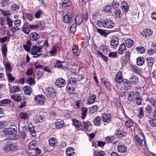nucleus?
Returning a JSON list of instances; mask_svg holds the SVG:
<instances>
[{"label": "nucleus", "mask_w": 156, "mask_h": 156, "mask_svg": "<svg viewBox=\"0 0 156 156\" xmlns=\"http://www.w3.org/2000/svg\"><path fill=\"white\" fill-rule=\"evenodd\" d=\"M125 125L126 127L129 128L133 126V123L130 120H128L126 121Z\"/></svg>", "instance_id": "nucleus-52"}, {"label": "nucleus", "mask_w": 156, "mask_h": 156, "mask_svg": "<svg viewBox=\"0 0 156 156\" xmlns=\"http://www.w3.org/2000/svg\"><path fill=\"white\" fill-rule=\"evenodd\" d=\"M110 44L112 48H115L119 45V39L117 37L115 36L112 38Z\"/></svg>", "instance_id": "nucleus-10"}, {"label": "nucleus", "mask_w": 156, "mask_h": 156, "mask_svg": "<svg viewBox=\"0 0 156 156\" xmlns=\"http://www.w3.org/2000/svg\"><path fill=\"white\" fill-rule=\"evenodd\" d=\"M35 120L37 122H43L45 120L44 116L40 115H37L36 116Z\"/></svg>", "instance_id": "nucleus-19"}, {"label": "nucleus", "mask_w": 156, "mask_h": 156, "mask_svg": "<svg viewBox=\"0 0 156 156\" xmlns=\"http://www.w3.org/2000/svg\"><path fill=\"white\" fill-rule=\"evenodd\" d=\"M42 46L34 45L33 46L31 49V53L34 58L40 57L42 54Z\"/></svg>", "instance_id": "nucleus-3"}, {"label": "nucleus", "mask_w": 156, "mask_h": 156, "mask_svg": "<svg viewBox=\"0 0 156 156\" xmlns=\"http://www.w3.org/2000/svg\"><path fill=\"white\" fill-rule=\"evenodd\" d=\"M126 135V133L123 131H119L116 133V136L118 138H121Z\"/></svg>", "instance_id": "nucleus-40"}, {"label": "nucleus", "mask_w": 156, "mask_h": 156, "mask_svg": "<svg viewBox=\"0 0 156 156\" xmlns=\"http://www.w3.org/2000/svg\"><path fill=\"white\" fill-rule=\"evenodd\" d=\"M65 125L64 121L61 119H58L55 123V128L57 129L62 128Z\"/></svg>", "instance_id": "nucleus-14"}, {"label": "nucleus", "mask_w": 156, "mask_h": 156, "mask_svg": "<svg viewBox=\"0 0 156 156\" xmlns=\"http://www.w3.org/2000/svg\"><path fill=\"white\" fill-rule=\"evenodd\" d=\"M125 43L126 46L130 48L133 45V41L132 40L128 39L126 41Z\"/></svg>", "instance_id": "nucleus-37"}, {"label": "nucleus", "mask_w": 156, "mask_h": 156, "mask_svg": "<svg viewBox=\"0 0 156 156\" xmlns=\"http://www.w3.org/2000/svg\"><path fill=\"white\" fill-rule=\"evenodd\" d=\"M101 118L100 116H98L96 117L94 120V125L96 126H100V121L101 120Z\"/></svg>", "instance_id": "nucleus-35"}, {"label": "nucleus", "mask_w": 156, "mask_h": 156, "mask_svg": "<svg viewBox=\"0 0 156 156\" xmlns=\"http://www.w3.org/2000/svg\"><path fill=\"white\" fill-rule=\"evenodd\" d=\"M27 129L29 130L32 136H34L36 135V131L33 126L29 127Z\"/></svg>", "instance_id": "nucleus-41"}, {"label": "nucleus", "mask_w": 156, "mask_h": 156, "mask_svg": "<svg viewBox=\"0 0 156 156\" xmlns=\"http://www.w3.org/2000/svg\"><path fill=\"white\" fill-rule=\"evenodd\" d=\"M74 148L72 147H69L66 151V154L67 156H74Z\"/></svg>", "instance_id": "nucleus-18"}, {"label": "nucleus", "mask_w": 156, "mask_h": 156, "mask_svg": "<svg viewBox=\"0 0 156 156\" xmlns=\"http://www.w3.org/2000/svg\"><path fill=\"white\" fill-rule=\"evenodd\" d=\"M119 3L117 1L114 0L112 3V6L113 8H116L118 7L119 6Z\"/></svg>", "instance_id": "nucleus-58"}, {"label": "nucleus", "mask_w": 156, "mask_h": 156, "mask_svg": "<svg viewBox=\"0 0 156 156\" xmlns=\"http://www.w3.org/2000/svg\"><path fill=\"white\" fill-rule=\"evenodd\" d=\"M7 24L9 27H11L13 23V22L11 19L9 17H7L6 18Z\"/></svg>", "instance_id": "nucleus-54"}, {"label": "nucleus", "mask_w": 156, "mask_h": 156, "mask_svg": "<svg viewBox=\"0 0 156 156\" xmlns=\"http://www.w3.org/2000/svg\"><path fill=\"white\" fill-rule=\"evenodd\" d=\"M6 75L8 81H13L15 80V78L12 75L10 72H6Z\"/></svg>", "instance_id": "nucleus-34"}, {"label": "nucleus", "mask_w": 156, "mask_h": 156, "mask_svg": "<svg viewBox=\"0 0 156 156\" xmlns=\"http://www.w3.org/2000/svg\"><path fill=\"white\" fill-rule=\"evenodd\" d=\"M83 20L81 14L77 15L75 17V22L76 24L77 25H79L82 23Z\"/></svg>", "instance_id": "nucleus-22"}, {"label": "nucleus", "mask_w": 156, "mask_h": 156, "mask_svg": "<svg viewBox=\"0 0 156 156\" xmlns=\"http://www.w3.org/2000/svg\"><path fill=\"white\" fill-rule=\"evenodd\" d=\"M117 150L118 151L119 153H124L127 151L126 147L124 144L119 145L117 147Z\"/></svg>", "instance_id": "nucleus-16"}, {"label": "nucleus", "mask_w": 156, "mask_h": 156, "mask_svg": "<svg viewBox=\"0 0 156 156\" xmlns=\"http://www.w3.org/2000/svg\"><path fill=\"white\" fill-rule=\"evenodd\" d=\"M108 57L110 58H116L117 54L116 52H111L108 54Z\"/></svg>", "instance_id": "nucleus-60"}, {"label": "nucleus", "mask_w": 156, "mask_h": 156, "mask_svg": "<svg viewBox=\"0 0 156 156\" xmlns=\"http://www.w3.org/2000/svg\"><path fill=\"white\" fill-rule=\"evenodd\" d=\"M55 83L57 87L59 88L62 87L66 84V81L64 79L59 78L56 80Z\"/></svg>", "instance_id": "nucleus-8"}, {"label": "nucleus", "mask_w": 156, "mask_h": 156, "mask_svg": "<svg viewBox=\"0 0 156 156\" xmlns=\"http://www.w3.org/2000/svg\"><path fill=\"white\" fill-rule=\"evenodd\" d=\"M97 24L99 27H103L106 28H111L114 26L113 22L108 19L99 20L97 21Z\"/></svg>", "instance_id": "nucleus-2"}, {"label": "nucleus", "mask_w": 156, "mask_h": 156, "mask_svg": "<svg viewBox=\"0 0 156 156\" xmlns=\"http://www.w3.org/2000/svg\"><path fill=\"white\" fill-rule=\"evenodd\" d=\"M97 31L101 35L105 36L106 35V33L105 32V31L102 29L98 28L97 29Z\"/></svg>", "instance_id": "nucleus-55"}, {"label": "nucleus", "mask_w": 156, "mask_h": 156, "mask_svg": "<svg viewBox=\"0 0 156 156\" xmlns=\"http://www.w3.org/2000/svg\"><path fill=\"white\" fill-rule=\"evenodd\" d=\"M73 124L75 127L80 128L81 126L80 122L76 119H74L73 120Z\"/></svg>", "instance_id": "nucleus-38"}, {"label": "nucleus", "mask_w": 156, "mask_h": 156, "mask_svg": "<svg viewBox=\"0 0 156 156\" xmlns=\"http://www.w3.org/2000/svg\"><path fill=\"white\" fill-rule=\"evenodd\" d=\"M136 100L137 105H140L141 104V98H140L139 97H136Z\"/></svg>", "instance_id": "nucleus-63"}, {"label": "nucleus", "mask_w": 156, "mask_h": 156, "mask_svg": "<svg viewBox=\"0 0 156 156\" xmlns=\"http://www.w3.org/2000/svg\"><path fill=\"white\" fill-rule=\"evenodd\" d=\"M84 127L87 131H89L91 129V124L88 121L83 122Z\"/></svg>", "instance_id": "nucleus-33"}, {"label": "nucleus", "mask_w": 156, "mask_h": 156, "mask_svg": "<svg viewBox=\"0 0 156 156\" xmlns=\"http://www.w3.org/2000/svg\"><path fill=\"white\" fill-rule=\"evenodd\" d=\"M81 16L83 20H84L86 21H87L88 18V13L87 12H84Z\"/></svg>", "instance_id": "nucleus-50"}, {"label": "nucleus", "mask_w": 156, "mask_h": 156, "mask_svg": "<svg viewBox=\"0 0 156 156\" xmlns=\"http://www.w3.org/2000/svg\"><path fill=\"white\" fill-rule=\"evenodd\" d=\"M21 21L20 20H16L14 22V26L16 27H18L20 26L21 25Z\"/></svg>", "instance_id": "nucleus-53"}, {"label": "nucleus", "mask_w": 156, "mask_h": 156, "mask_svg": "<svg viewBox=\"0 0 156 156\" xmlns=\"http://www.w3.org/2000/svg\"><path fill=\"white\" fill-rule=\"evenodd\" d=\"M153 32L151 30L147 29L143 31L142 34L145 37H148L152 35Z\"/></svg>", "instance_id": "nucleus-21"}, {"label": "nucleus", "mask_w": 156, "mask_h": 156, "mask_svg": "<svg viewBox=\"0 0 156 156\" xmlns=\"http://www.w3.org/2000/svg\"><path fill=\"white\" fill-rule=\"evenodd\" d=\"M130 82L133 84H136L138 82V80L137 77L133 76H131L129 78Z\"/></svg>", "instance_id": "nucleus-27"}, {"label": "nucleus", "mask_w": 156, "mask_h": 156, "mask_svg": "<svg viewBox=\"0 0 156 156\" xmlns=\"http://www.w3.org/2000/svg\"><path fill=\"white\" fill-rule=\"evenodd\" d=\"M37 143L34 140H32L30 142L28 145V149L29 150L32 149L33 150L35 147H37Z\"/></svg>", "instance_id": "nucleus-25"}, {"label": "nucleus", "mask_w": 156, "mask_h": 156, "mask_svg": "<svg viewBox=\"0 0 156 156\" xmlns=\"http://www.w3.org/2000/svg\"><path fill=\"white\" fill-rule=\"evenodd\" d=\"M44 93L46 96L50 98H54L56 96V92L52 87H48L44 91Z\"/></svg>", "instance_id": "nucleus-4"}, {"label": "nucleus", "mask_w": 156, "mask_h": 156, "mask_svg": "<svg viewBox=\"0 0 156 156\" xmlns=\"http://www.w3.org/2000/svg\"><path fill=\"white\" fill-rule=\"evenodd\" d=\"M72 51L73 53L76 56H78L79 55L80 52L76 48L75 46H73L72 48Z\"/></svg>", "instance_id": "nucleus-59"}, {"label": "nucleus", "mask_w": 156, "mask_h": 156, "mask_svg": "<svg viewBox=\"0 0 156 156\" xmlns=\"http://www.w3.org/2000/svg\"><path fill=\"white\" fill-rule=\"evenodd\" d=\"M114 139V138L113 136L107 137L105 138L106 141L108 142H112Z\"/></svg>", "instance_id": "nucleus-62"}, {"label": "nucleus", "mask_w": 156, "mask_h": 156, "mask_svg": "<svg viewBox=\"0 0 156 156\" xmlns=\"http://www.w3.org/2000/svg\"><path fill=\"white\" fill-rule=\"evenodd\" d=\"M144 58L143 57H140L137 59L136 63L138 65L142 66L144 63Z\"/></svg>", "instance_id": "nucleus-28"}, {"label": "nucleus", "mask_w": 156, "mask_h": 156, "mask_svg": "<svg viewBox=\"0 0 156 156\" xmlns=\"http://www.w3.org/2000/svg\"><path fill=\"white\" fill-rule=\"evenodd\" d=\"M32 45V43L29 40H27L26 44L23 45L25 50L27 52H29L30 51V47Z\"/></svg>", "instance_id": "nucleus-13"}, {"label": "nucleus", "mask_w": 156, "mask_h": 156, "mask_svg": "<svg viewBox=\"0 0 156 156\" xmlns=\"http://www.w3.org/2000/svg\"><path fill=\"white\" fill-rule=\"evenodd\" d=\"M27 83L30 85H34L35 83V81L31 77L28 78L26 81Z\"/></svg>", "instance_id": "nucleus-48"}, {"label": "nucleus", "mask_w": 156, "mask_h": 156, "mask_svg": "<svg viewBox=\"0 0 156 156\" xmlns=\"http://www.w3.org/2000/svg\"><path fill=\"white\" fill-rule=\"evenodd\" d=\"M77 77H71L69 78V82L72 85H74L77 82Z\"/></svg>", "instance_id": "nucleus-45"}, {"label": "nucleus", "mask_w": 156, "mask_h": 156, "mask_svg": "<svg viewBox=\"0 0 156 156\" xmlns=\"http://www.w3.org/2000/svg\"><path fill=\"white\" fill-rule=\"evenodd\" d=\"M63 62L62 61H60L58 60H57L55 63V66L57 67L58 68H62V63Z\"/></svg>", "instance_id": "nucleus-51"}, {"label": "nucleus", "mask_w": 156, "mask_h": 156, "mask_svg": "<svg viewBox=\"0 0 156 156\" xmlns=\"http://www.w3.org/2000/svg\"><path fill=\"white\" fill-rule=\"evenodd\" d=\"M76 26L75 24H73L70 28V31L71 33H73L76 30Z\"/></svg>", "instance_id": "nucleus-57"}, {"label": "nucleus", "mask_w": 156, "mask_h": 156, "mask_svg": "<svg viewBox=\"0 0 156 156\" xmlns=\"http://www.w3.org/2000/svg\"><path fill=\"white\" fill-rule=\"evenodd\" d=\"M20 90L19 87L16 86H14L11 87L9 89V91L10 93H13L16 92H18Z\"/></svg>", "instance_id": "nucleus-29"}, {"label": "nucleus", "mask_w": 156, "mask_h": 156, "mask_svg": "<svg viewBox=\"0 0 156 156\" xmlns=\"http://www.w3.org/2000/svg\"><path fill=\"white\" fill-rule=\"evenodd\" d=\"M149 122L150 125L153 127L156 126V119L153 118L150 119Z\"/></svg>", "instance_id": "nucleus-39"}, {"label": "nucleus", "mask_w": 156, "mask_h": 156, "mask_svg": "<svg viewBox=\"0 0 156 156\" xmlns=\"http://www.w3.org/2000/svg\"><path fill=\"white\" fill-rule=\"evenodd\" d=\"M147 52L149 55H151L156 52V49H149L147 50Z\"/></svg>", "instance_id": "nucleus-56"}, {"label": "nucleus", "mask_w": 156, "mask_h": 156, "mask_svg": "<svg viewBox=\"0 0 156 156\" xmlns=\"http://www.w3.org/2000/svg\"><path fill=\"white\" fill-rule=\"evenodd\" d=\"M34 99L37 105H44L45 99L44 96L43 95H37Z\"/></svg>", "instance_id": "nucleus-6"}, {"label": "nucleus", "mask_w": 156, "mask_h": 156, "mask_svg": "<svg viewBox=\"0 0 156 156\" xmlns=\"http://www.w3.org/2000/svg\"><path fill=\"white\" fill-rule=\"evenodd\" d=\"M147 61L148 63V66L151 68L154 64V61L153 58L151 57H148L147 58Z\"/></svg>", "instance_id": "nucleus-43"}, {"label": "nucleus", "mask_w": 156, "mask_h": 156, "mask_svg": "<svg viewBox=\"0 0 156 156\" xmlns=\"http://www.w3.org/2000/svg\"><path fill=\"white\" fill-rule=\"evenodd\" d=\"M72 17L71 14L69 13L64 16L63 17V21L65 23H69L71 21Z\"/></svg>", "instance_id": "nucleus-17"}, {"label": "nucleus", "mask_w": 156, "mask_h": 156, "mask_svg": "<svg viewBox=\"0 0 156 156\" xmlns=\"http://www.w3.org/2000/svg\"><path fill=\"white\" fill-rule=\"evenodd\" d=\"M30 38L32 41H37L40 38V36L37 32H34L30 34Z\"/></svg>", "instance_id": "nucleus-15"}, {"label": "nucleus", "mask_w": 156, "mask_h": 156, "mask_svg": "<svg viewBox=\"0 0 156 156\" xmlns=\"http://www.w3.org/2000/svg\"><path fill=\"white\" fill-rule=\"evenodd\" d=\"M14 128H9L4 129L3 132L5 135H15L16 133L17 130L15 129L16 126H13Z\"/></svg>", "instance_id": "nucleus-7"}, {"label": "nucleus", "mask_w": 156, "mask_h": 156, "mask_svg": "<svg viewBox=\"0 0 156 156\" xmlns=\"http://www.w3.org/2000/svg\"><path fill=\"white\" fill-rule=\"evenodd\" d=\"M126 46L124 44H122L120 46L118 50V53L120 54H122L125 51Z\"/></svg>", "instance_id": "nucleus-26"}, {"label": "nucleus", "mask_w": 156, "mask_h": 156, "mask_svg": "<svg viewBox=\"0 0 156 156\" xmlns=\"http://www.w3.org/2000/svg\"><path fill=\"white\" fill-rule=\"evenodd\" d=\"M2 12L3 15L5 16H7L11 15V13L8 10H2Z\"/></svg>", "instance_id": "nucleus-64"}, {"label": "nucleus", "mask_w": 156, "mask_h": 156, "mask_svg": "<svg viewBox=\"0 0 156 156\" xmlns=\"http://www.w3.org/2000/svg\"><path fill=\"white\" fill-rule=\"evenodd\" d=\"M70 4V1L68 0H65L62 3V5L64 6H68Z\"/></svg>", "instance_id": "nucleus-61"}, {"label": "nucleus", "mask_w": 156, "mask_h": 156, "mask_svg": "<svg viewBox=\"0 0 156 156\" xmlns=\"http://www.w3.org/2000/svg\"><path fill=\"white\" fill-rule=\"evenodd\" d=\"M49 144L50 146L55 147L57 142L56 139L54 137L50 138L48 140Z\"/></svg>", "instance_id": "nucleus-24"}, {"label": "nucleus", "mask_w": 156, "mask_h": 156, "mask_svg": "<svg viewBox=\"0 0 156 156\" xmlns=\"http://www.w3.org/2000/svg\"><path fill=\"white\" fill-rule=\"evenodd\" d=\"M102 118L103 122H108L111 121L112 119V116L109 113H105L102 114Z\"/></svg>", "instance_id": "nucleus-9"}, {"label": "nucleus", "mask_w": 156, "mask_h": 156, "mask_svg": "<svg viewBox=\"0 0 156 156\" xmlns=\"http://www.w3.org/2000/svg\"><path fill=\"white\" fill-rule=\"evenodd\" d=\"M133 141L135 144L139 147H142L146 145L144 136L141 133H139L135 136Z\"/></svg>", "instance_id": "nucleus-1"}, {"label": "nucleus", "mask_w": 156, "mask_h": 156, "mask_svg": "<svg viewBox=\"0 0 156 156\" xmlns=\"http://www.w3.org/2000/svg\"><path fill=\"white\" fill-rule=\"evenodd\" d=\"M146 111L148 113H151L152 112L153 108L151 105H147L145 108Z\"/></svg>", "instance_id": "nucleus-49"}, {"label": "nucleus", "mask_w": 156, "mask_h": 156, "mask_svg": "<svg viewBox=\"0 0 156 156\" xmlns=\"http://www.w3.org/2000/svg\"><path fill=\"white\" fill-rule=\"evenodd\" d=\"M88 110V109L85 107H83L82 109V115L81 117L82 119H85V116L86 115V113Z\"/></svg>", "instance_id": "nucleus-44"}, {"label": "nucleus", "mask_w": 156, "mask_h": 156, "mask_svg": "<svg viewBox=\"0 0 156 156\" xmlns=\"http://www.w3.org/2000/svg\"><path fill=\"white\" fill-rule=\"evenodd\" d=\"M23 90L24 94L27 95H30L31 92V89L29 86H26L24 87Z\"/></svg>", "instance_id": "nucleus-20"}, {"label": "nucleus", "mask_w": 156, "mask_h": 156, "mask_svg": "<svg viewBox=\"0 0 156 156\" xmlns=\"http://www.w3.org/2000/svg\"><path fill=\"white\" fill-rule=\"evenodd\" d=\"M96 96L95 94L89 96L87 98L86 104L90 105L93 104L95 102Z\"/></svg>", "instance_id": "nucleus-11"}, {"label": "nucleus", "mask_w": 156, "mask_h": 156, "mask_svg": "<svg viewBox=\"0 0 156 156\" xmlns=\"http://www.w3.org/2000/svg\"><path fill=\"white\" fill-rule=\"evenodd\" d=\"M136 115L140 118H142L144 116V114L143 108L140 107L138 109Z\"/></svg>", "instance_id": "nucleus-23"}, {"label": "nucleus", "mask_w": 156, "mask_h": 156, "mask_svg": "<svg viewBox=\"0 0 156 156\" xmlns=\"http://www.w3.org/2000/svg\"><path fill=\"white\" fill-rule=\"evenodd\" d=\"M115 16L117 18H119L121 17L122 15L121 14V11L119 9H117L115 11Z\"/></svg>", "instance_id": "nucleus-46"}, {"label": "nucleus", "mask_w": 156, "mask_h": 156, "mask_svg": "<svg viewBox=\"0 0 156 156\" xmlns=\"http://www.w3.org/2000/svg\"><path fill=\"white\" fill-rule=\"evenodd\" d=\"M28 116L29 115L25 112H21L19 115L20 118L21 119H26L28 118Z\"/></svg>", "instance_id": "nucleus-31"}, {"label": "nucleus", "mask_w": 156, "mask_h": 156, "mask_svg": "<svg viewBox=\"0 0 156 156\" xmlns=\"http://www.w3.org/2000/svg\"><path fill=\"white\" fill-rule=\"evenodd\" d=\"M5 67L6 72H10L12 71V68L9 63H6L5 65Z\"/></svg>", "instance_id": "nucleus-36"}, {"label": "nucleus", "mask_w": 156, "mask_h": 156, "mask_svg": "<svg viewBox=\"0 0 156 156\" xmlns=\"http://www.w3.org/2000/svg\"><path fill=\"white\" fill-rule=\"evenodd\" d=\"M136 49L140 53H144L145 51V49L144 47L141 46H138L136 48Z\"/></svg>", "instance_id": "nucleus-47"}, {"label": "nucleus", "mask_w": 156, "mask_h": 156, "mask_svg": "<svg viewBox=\"0 0 156 156\" xmlns=\"http://www.w3.org/2000/svg\"><path fill=\"white\" fill-rule=\"evenodd\" d=\"M2 54L4 55L5 57H7V45L5 44H4L2 48Z\"/></svg>", "instance_id": "nucleus-32"}, {"label": "nucleus", "mask_w": 156, "mask_h": 156, "mask_svg": "<svg viewBox=\"0 0 156 156\" xmlns=\"http://www.w3.org/2000/svg\"><path fill=\"white\" fill-rule=\"evenodd\" d=\"M17 149L16 146L12 142H8L7 144L4 145V150L6 151L14 150Z\"/></svg>", "instance_id": "nucleus-5"}, {"label": "nucleus", "mask_w": 156, "mask_h": 156, "mask_svg": "<svg viewBox=\"0 0 156 156\" xmlns=\"http://www.w3.org/2000/svg\"><path fill=\"white\" fill-rule=\"evenodd\" d=\"M115 80L119 83H120L122 82V77L121 72L119 71L117 73L115 78Z\"/></svg>", "instance_id": "nucleus-12"}, {"label": "nucleus", "mask_w": 156, "mask_h": 156, "mask_svg": "<svg viewBox=\"0 0 156 156\" xmlns=\"http://www.w3.org/2000/svg\"><path fill=\"white\" fill-rule=\"evenodd\" d=\"M12 98L14 101L19 102L21 101V98L20 95L18 94H14L12 96Z\"/></svg>", "instance_id": "nucleus-30"}, {"label": "nucleus", "mask_w": 156, "mask_h": 156, "mask_svg": "<svg viewBox=\"0 0 156 156\" xmlns=\"http://www.w3.org/2000/svg\"><path fill=\"white\" fill-rule=\"evenodd\" d=\"M123 83L125 87L128 89L130 88V82L128 80H123Z\"/></svg>", "instance_id": "nucleus-42"}]
</instances>
